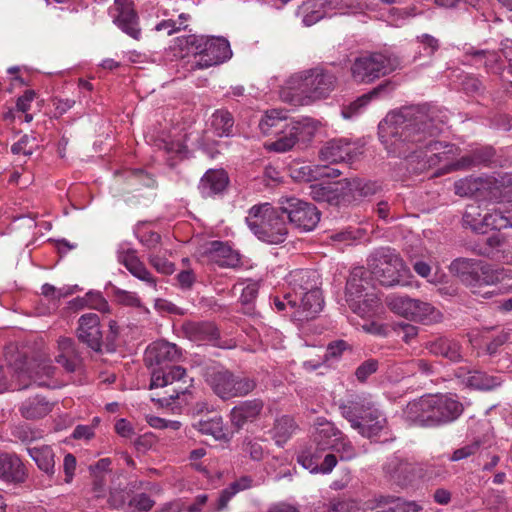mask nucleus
Returning a JSON list of instances; mask_svg holds the SVG:
<instances>
[{
    "instance_id": "46",
    "label": "nucleus",
    "mask_w": 512,
    "mask_h": 512,
    "mask_svg": "<svg viewBox=\"0 0 512 512\" xmlns=\"http://www.w3.org/2000/svg\"><path fill=\"white\" fill-rule=\"evenodd\" d=\"M194 427L202 434L211 435L215 439H222L225 437L223 426V419L219 415H215L206 420H199Z\"/></svg>"
},
{
    "instance_id": "51",
    "label": "nucleus",
    "mask_w": 512,
    "mask_h": 512,
    "mask_svg": "<svg viewBox=\"0 0 512 512\" xmlns=\"http://www.w3.org/2000/svg\"><path fill=\"white\" fill-rule=\"evenodd\" d=\"M388 87V84H381L371 90L370 92L360 96L357 100L351 103L344 111V117H350L352 113H355L359 108L366 106L369 101L377 97L382 91Z\"/></svg>"
},
{
    "instance_id": "49",
    "label": "nucleus",
    "mask_w": 512,
    "mask_h": 512,
    "mask_svg": "<svg viewBox=\"0 0 512 512\" xmlns=\"http://www.w3.org/2000/svg\"><path fill=\"white\" fill-rule=\"evenodd\" d=\"M339 454L340 459L343 461H350L357 456V451L351 441L343 433L334 439V443H331V448Z\"/></svg>"
},
{
    "instance_id": "45",
    "label": "nucleus",
    "mask_w": 512,
    "mask_h": 512,
    "mask_svg": "<svg viewBox=\"0 0 512 512\" xmlns=\"http://www.w3.org/2000/svg\"><path fill=\"white\" fill-rule=\"evenodd\" d=\"M294 420L289 416L276 419L272 429V437L278 446H283L295 431Z\"/></svg>"
},
{
    "instance_id": "53",
    "label": "nucleus",
    "mask_w": 512,
    "mask_h": 512,
    "mask_svg": "<svg viewBox=\"0 0 512 512\" xmlns=\"http://www.w3.org/2000/svg\"><path fill=\"white\" fill-rule=\"evenodd\" d=\"M418 14L419 12L415 6H409L405 8H392L389 10V18L391 22L396 26L402 25L407 19L412 18Z\"/></svg>"
},
{
    "instance_id": "12",
    "label": "nucleus",
    "mask_w": 512,
    "mask_h": 512,
    "mask_svg": "<svg viewBox=\"0 0 512 512\" xmlns=\"http://www.w3.org/2000/svg\"><path fill=\"white\" fill-rule=\"evenodd\" d=\"M207 383L212 391L223 400L246 396L256 387V382L253 379L236 375L227 369L214 370L209 373Z\"/></svg>"
},
{
    "instance_id": "60",
    "label": "nucleus",
    "mask_w": 512,
    "mask_h": 512,
    "mask_svg": "<svg viewBox=\"0 0 512 512\" xmlns=\"http://www.w3.org/2000/svg\"><path fill=\"white\" fill-rule=\"evenodd\" d=\"M378 368V361L375 359H369L363 362L355 372L358 380L365 381L371 374L375 373Z\"/></svg>"
},
{
    "instance_id": "23",
    "label": "nucleus",
    "mask_w": 512,
    "mask_h": 512,
    "mask_svg": "<svg viewBox=\"0 0 512 512\" xmlns=\"http://www.w3.org/2000/svg\"><path fill=\"white\" fill-rule=\"evenodd\" d=\"M228 183V175L223 169H210L201 178L198 189L202 197L210 198L221 194Z\"/></svg>"
},
{
    "instance_id": "22",
    "label": "nucleus",
    "mask_w": 512,
    "mask_h": 512,
    "mask_svg": "<svg viewBox=\"0 0 512 512\" xmlns=\"http://www.w3.org/2000/svg\"><path fill=\"white\" fill-rule=\"evenodd\" d=\"M117 259L137 279L145 282L154 290L157 289L156 278L146 268L133 249H121L118 251Z\"/></svg>"
},
{
    "instance_id": "11",
    "label": "nucleus",
    "mask_w": 512,
    "mask_h": 512,
    "mask_svg": "<svg viewBox=\"0 0 512 512\" xmlns=\"http://www.w3.org/2000/svg\"><path fill=\"white\" fill-rule=\"evenodd\" d=\"M373 276L384 286H394L400 283L408 269L400 256L391 248L376 250L369 259Z\"/></svg>"
},
{
    "instance_id": "6",
    "label": "nucleus",
    "mask_w": 512,
    "mask_h": 512,
    "mask_svg": "<svg viewBox=\"0 0 512 512\" xmlns=\"http://www.w3.org/2000/svg\"><path fill=\"white\" fill-rule=\"evenodd\" d=\"M341 415L361 436L373 438L381 434L387 426L386 417L375 407L374 402L365 396H356L339 405Z\"/></svg>"
},
{
    "instance_id": "55",
    "label": "nucleus",
    "mask_w": 512,
    "mask_h": 512,
    "mask_svg": "<svg viewBox=\"0 0 512 512\" xmlns=\"http://www.w3.org/2000/svg\"><path fill=\"white\" fill-rule=\"evenodd\" d=\"M148 262L157 272L164 275H170L175 270L174 264L159 254H150L148 256Z\"/></svg>"
},
{
    "instance_id": "38",
    "label": "nucleus",
    "mask_w": 512,
    "mask_h": 512,
    "mask_svg": "<svg viewBox=\"0 0 512 512\" xmlns=\"http://www.w3.org/2000/svg\"><path fill=\"white\" fill-rule=\"evenodd\" d=\"M384 471L391 479L398 483H404L410 479L414 472V467L411 463L397 456H392L384 465Z\"/></svg>"
},
{
    "instance_id": "29",
    "label": "nucleus",
    "mask_w": 512,
    "mask_h": 512,
    "mask_svg": "<svg viewBox=\"0 0 512 512\" xmlns=\"http://www.w3.org/2000/svg\"><path fill=\"white\" fill-rule=\"evenodd\" d=\"M310 196L317 202H327L331 205H341L349 202V199H346L343 184L334 186L311 185Z\"/></svg>"
},
{
    "instance_id": "20",
    "label": "nucleus",
    "mask_w": 512,
    "mask_h": 512,
    "mask_svg": "<svg viewBox=\"0 0 512 512\" xmlns=\"http://www.w3.org/2000/svg\"><path fill=\"white\" fill-rule=\"evenodd\" d=\"M323 303L319 287L307 290L298 295L297 309L292 313V317L297 321L312 319L322 310Z\"/></svg>"
},
{
    "instance_id": "33",
    "label": "nucleus",
    "mask_w": 512,
    "mask_h": 512,
    "mask_svg": "<svg viewBox=\"0 0 512 512\" xmlns=\"http://www.w3.org/2000/svg\"><path fill=\"white\" fill-rule=\"evenodd\" d=\"M59 354L56 357L57 363L62 365L68 372H74L79 364V353L72 338L60 337L58 339Z\"/></svg>"
},
{
    "instance_id": "21",
    "label": "nucleus",
    "mask_w": 512,
    "mask_h": 512,
    "mask_svg": "<svg viewBox=\"0 0 512 512\" xmlns=\"http://www.w3.org/2000/svg\"><path fill=\"white\" fill-rule=\"evenodd\" d=\"M263 408L264 403L261 399L241 401L230 411L231 424L238 430L242 429L245 425L257 421Z\"/></svg>"
},
{
    "instance_id": "39",
    "label": "nucleus",
    "mask_w": 512,
    "mask_h": 512,
    "mask_svg": "<svg viewBox=\"0 0 512 512\" xmlns=\"http://www.w3.org/2000/svg\"><path fill=\"white\" fill-rule=\"evenodd\" d=\"M342 432L330 421L319 419L317 422L314 441L320 450L330 449L331 443L338 438Z\"/></svg>"
},
{
    "instance_id": "7",
    "label": "nucleus",
    "mask_w": 512,
    "mask_h": 512,
    "mask_svg": "<svg viewBox=\"0 0 512 512\" xmlns=\"http://www.w3.org/2000/svg\"><path fill=\"white\" fill-rule=\"evenodd\" d=\"M251 232L267 244L283 243L288 235L286 222L270 203L252 206L246 217Z\"/></svg>"
},
{
    "instance_id": "10",
    "label": "nucleus",
    "mask_w": 512,
    "mask_h": 512,
    "mask_svg": "<svg viewBox=\"0 0 512 512\" xmlns=\"http://www.w3.org/2000/svg\"><path fill=\"white\" fill-rule=\"evenodd\" d=\"M398 66L399 62L396 57L381 53H369L356 57L350 72L355 82L369 84L393 72Z\"/></svg>"
},
{
    "instance_id": "37",
    "label": "nucleus",
    "mask_w": 512,
    "mask_h": 512,
    "mask_svg": "<svg viewBox=\"0 0 512 512\" xmlns=\"http://www.w3.org/2000/svg\"><path fill=\"white\" fill-rule=\"evenodd\" d=\"M285 112L277 109L267 111L259 122V128L264 135L277 134L289 126Z\"/></svg>"
},
{
    "instance_id": "43",
    "label": "nucleus",
    "mask_w": 512,
    "mask_h": 512,
    "mask_svg": "<svg viewBox=\"0 0 512 512\" xmlns=\"http://www.w3.org/2000/svg\"><path fill=\"white\" fill-rule=\"evenodd\" d=\"M497 215V213L486 214L484 217H481L478 207L469 206L463 215V222L475 231L481 230L483 226L497 228V224L493 219Z\"/></svg>"
},
{
    "instance_id": "31",
    "label": "nucleus",
    "mask_w": 512,
    "mask_h": 512,
    "mask_svg": "<svg viewBox=\"0 0 512 512\" xmlns=\"http://www.w3.org/2000/svg\"><path fill=\"white\" fill-rule=\"evenodd\" d=\"M425 347L433 355L445 357L453 362H458L462 359L461 345L453 339L440 337L427 342Z\"/></svg>"
},
{
    "instance_id": "47",
    "label": "nucleus",
    "mask_w": 512,
    "mask_h": 512,
    "mask_svg": "<svg viewBox=\"0 0 512 512\" xmlns=\"http://www.w3.org/2000/svg\"><path fill=\"white\" fill-rule=\"evenodd\" d=\"M320 448H306L299 452L297 456L298 463L309 470L311 473H318L319 460L321 458Z\"/></svg>"
},
{
    "instance_id": "17",
    "label": "nucleus",
    "mask_w": 512,
    "mask_h": 512,
    "mask_svg": "<svg viewBox=\"0 0 512 512\" xmlns=\"http://www.w3.org/2000/svg\"><path fill=\"white\" fill-rule=\"evenodd\" d=\"M53 373L54 368L47 363H32L28 369L17 368L13 375L16 382L14 389H25L30 386V381L38 386H48L46 379L52 377Z\"/></svg>"
},
{
    "instance_id": "16",
    "label": "nucleus",
    "mask_w": 512,
    "mask_h": 512,
    "mask_svg": "<svg viewBox=\"0 0 512 512\" xmlns=\"http://www.w3.org/2000/svg\"><path fill=\"white\" fill-rule=\"evenodd\" d=\"M110 15L114 24L125 34L133 39H140L139 17L131 0H114L110 7Z\"/></svg>"
},
{
    "instance_id": "9",
    "label": "nucleus",
    "mask_w": 512,
    "mask_h": 512,
    "mask_svg": "<svg viewBox=\"0 0 512 512\" xmlns=\"http://www.w3.org/2000/svg\"><path fill=\"white\" fill-rule=\"evenodd\" d=\"M366 272L362 268L354 269L346 284V302L350 309L361 317L375 315L381 302L369 280L364 277Z\"/></svg>"
},
{
    "instance_id": "61",
    "label": "nucleus",
    "mask_w": 512,
    "mask_h": 512,
    "mask_svg": "<svg viewBox=\"0 0 512 512\" xmlns=\"http://www.w3.org/2000/svg\"><path fill=\"white\" fill-rule=\"evenodd\" d=\"M137 238L144 246L151 250L157 248L161 242V236L153 231H138Z\"/></svg>"
},
{
    "instance_id": "42",
    "label": "nucleus",
    "mask_w": 512,
    "mask_h": 512,
    "mask_svg": "<svg viewBox=\"0 0 512 512\" xmlns=\"http://www.w3.org/2000/svg\"><path fill=\"white\" fill-rule=\"evenodd\" d=\"M466 54L472 56L475 63H482L488 71L493 73H500L502 71L501 56L498 52L476 50L471 47L467 49Z\"/></svg>"
},
{
    "instance_id": "30",
    "label": "nucleus",
    "mask_w": 512,
    "mask_h": 512,
    "mask_svg": "<svg viewBox=\"0 0 512 512\" xmlns=\"http://www.w3.org/2000/svg\"><path fill=\"white\" fill-rule=\"evenodd\" d=\"M365 512H419L421 507L415 501L401 498H382L374 506L366 504Z\"/></svg>"
},
{
    "instance_id": "58",
    "label": "nucleus",
    "mask_w": 512,
    "mask_h": 512,
    "mask_svg": "<svg viewBox=\"0 0 512 512\" xmlns=\"http://www.w3.org/2000/svg\"><path fill=\"white\" fill-rule=\"evenodd\" d=\"M512 333L510 331H502L495 338H493L486 346V353L494 356L499 348L504 344L510 342Z\"/></svg>"
},
{
    "instance_id": "44",
    "label": "nucleus",
    "mask_w": 512,
    "mask_h": 512,
    "mask_svg": "<svg viewBox=\"0 0 512 512\" xmlns=\"http://www.w3.org/2000/svg\"><path fill=\"white\" fill-rule=\"evenodd\" d=\"M211 126L217 136L228 137L232 135L234 119L229 111L219 109L212 114Z\"/></svg>"
},
{
    "instance_id": "2",
    "label": "nucleus",
    "mask_w": 512,
    "mask_h": 512,
    "mask_svg": "<svg viewBox=\"0 0 512 512\" xmlns=\"http://www.w3.org/2000/svg\"><path fill=\"white\" fill-rule=\"evenodd\" d=\"M464 406L447 394L427 395L410 401L403 410L404 420L413 426L434 428L456 421Z\"/></svg>"
},
{
    "instance_id": "59",
    "label": "nucleus",
    "mask_w": 512,
    "mask_h": 512,
    "mask_svg": "<svg viewBox=\"0 0 512 512\" xmlns=\"http://www.w3.org/2000/svg\"><path fill=\"white\" fill-rule=\"evenodd\" d=\"M358 506L353 500H333L325 512H358Z\"/></svg>"
},
{
    "instance_id": "54",
    "label": "nucleus",
    "mask_w": 512,
    "mask_h": 512,
    "mask_svg": "<svg viewBox=\"0 0 512 512\" xmlns=\"http://www.w3.org/2000/svg\"><path fill=\"white\" fill-rule=\"evenodd\" d=\"M84 300L86 305L91 309L98 310L102 313L110 312L109 304L100 292H88Z\"/></svg>"
},
{
    "instance_id": "56",
    "label": "nucleus",
    "mask_w": 512,
    "mask_h": 512,
    "mask_svg": "<svg viewBox=\"0 0 512 512\" xmlns=\"http://www.w3.org/2000/svg\"><path fill=\"white\" fill-rule=\"evenodd\" d=\"M155 502L145 493H140L132 497L128 502V508L131 511H149Z\"/></svg>"
},
{
    "instance_id": "40",
    "label": "nucleus",
    "mask_w": 512,
    "mask_h": 512,
    "mask_svg": "<svg viewBox=\"0 0 512 512\" xmlns=\"http://www.w3.org/2000/svg\"><path fill=\"white\" fill-rule=\"evenodd\" d=\"M51 410L52 404L39 396L25 400L20 407L21 415L30 420L42 418L50 413Z\"/></svg>"
},
{
    "instance_id": "25",
    "label": "nucleus",
    "mask_w": 512,
    "mask_h": 512,
    "mask_svg": "<svg viewBox=\"0 0 512 512\" xmlns=\"http://www.w3.org/2000/svg\"><path fill=\"white\" fill-rule=\"evenodd\" d=\"M291 177L298 182H311L321 177H336L340 172L326 165L293 164L290 166Z\"/></svg>"
},
{
    "instance_id": "48",
    "label": "nucleus",
    "mask_w": 512,
    "mask_h": 512,
    "mask_svg": "<svg viewBox=\"0 0 512 512\" xmlns=\"http://www.w3.org/2000/svg\"><path fill=\"white\" fill-rule=\"evenodd\" d=\"M502 382L501 378L482 372H475L469 377L470 385L478 390H493L501 386Z\"/></svg>"
},
{
    "instance_id": "18",
    "label": "nucleus",
    "mask_w": 512,
    "mask_h": 512,
    "mask_svg": "<svg viewBox=\"0 0 512 512\" xmlns=\"http://www.w3.org/2000/svg\"><path fill=\"white\" fill-rule=\"evenodd\" d=\"M203 255L209 263L221 268H236L241 264L239 252L234 250L228 243L222 241L209 242Z\"/></svg>"
},
{
    "instance_id": "64",
    "label": "nucleus",
    "mask_w": 512,
    "mask_h": 512,
    "mask_svg": "<svg viewBox=\"0 0 512 512\" xmlns=\"http://www.w3.org/2000/svg\"><path fill=\"white\" fill-rule=\"evenodd\" d=\"M273 303L278 311H283L287 307L293 310V312L297 309V299L291 292L286 293L283 296V299L279 297H274Z\"/></svg>"
},
{
    "instance_id": "32",
    "label": "nucleus",
    "mask_w": 512,
    "mask_h": 512,
    "mask_svg": "<svg viewBox=\"0 0 512 512\" xmlns=\"http://www.w3.org/2000/svg\"><path fill=\"white\" fill-rule=\"evenodd\" d=\"M182 331L194 342L212 341L218 336L217 329L209 322H185L182 325Z\"/></svg>"
},
{
    "instance_id": "19",
    "label": "nucleus",
    "mask_w": 512,
    "mask_h": 512,
    "mask_svg": "<svg viewBox=\"0 0 512 512\" xmlns=\"http://www.w3.org/2000/svg\"><path fill=\"white\" fill-rule=\"evenodd\" d=\"M77 337L91 350L100 352L102 349V332L100 319L95 313L82 315L78 320Z\"/></svg>"
},
{
    "instance_id": "28",
    "label": "nucleus",
    "mask_w": 512,
    "mask_h": 512,
    "mask_svg": "<svg viewBox=\"0 0 512 512\" xmlns=\"http://www.w3.org/2000/svg\"><path fill=\"white\" fill-rule=\"evenodd\" d=\"M288 283L291 286V293L296 299H298L299 294L318 288L320 285L317 272L307 269H298L290 272Z\"/></svg>"
},
{
    "instance_id": "8",
    "label": "nucleus",
    "mask_w": 512,
    "mask_h": 512,
    "mask_svg": "<svg viewBox=\"0 0 512 512\" xmlns=\"http://www.w3.org/2000/svg\"><path fill=\"white\" fill-rule=\"evenodd\" d=\"M449 270L468 286L473 294H478L480 291L477 288L482 285H494L512 278L510 269L493 268L491 265L468 258L455 259L450 264Z\"/></svg>"
},
{
    "instance_id": "41",
    "label": "nucleus",
    "mask_w": 512,
    "mask_h": 512,
    "mask_svg": "<svg viewBox=\"0 0 512 512\" xmlns=\"http://www.w3.org/2000/svg\"><path fill=\"white\" fill-rule=\"evenodd\" d=\"M31 458L36 462L39 469L48 475H53L55 472L54 453L51 447L41 446L32 447L27 449Z\"/></svg>"
},
{
    "instance_id": "62",
    "label": "nucleus",
    "mask_w": 512,
    "mask_h": 512,
    "mask_svg": "<svg viewBox=\"0 0 512 512\" xmlns=\"http://www.w3.org/2000/svg\"><path fill=\"white\" fill-rule=\"evenodd\" d=\"M259 291V284L257 282L250 281L246 284L245 287H243L241 295H240V301L243 304H249L253 302Z\"/></svg>"
},
{
    "instance_id": "57",
    "label": "nucleus",
    "mask_w": 512,
    "mask_h": 512,
    "mask_svg": "<svg viewBox=\"0 0 512 512\" xmlns=\"http://www.w3.org/2000/svg\"><path fill=\"white\" fill-rule=\"evenodd\" d=\"M480 446V441H473L469 444H466L456 449L451 455L450 460L456 462L473 456L479 451Z\"/></svg>"
},
{
    "instance_id": "4",
    "label": "nucleus",
    "mask_w": 512,
    "mask_h": 512,
    "mask_svg": "<svg viewBox=\"0 0 512 512\" xmlns=\"http://www.w3.org/2000/svg\"><path fill=\"white\" fill-rule=\"evenodd\" d=\"M181 352L178 347L167 341H157L151 344L145 352V363L149 367L163 366L152 371L150 389L166 387L174 382L186 383V370L181 366H169L170 363L179 361Z\"/></svg>"
},
{
    "instance_id": "36",
    "label": "nucleus",
    "mask_w": 512,
    "mask_h": 512,
    "mask_svg": "<svg viewBox=\"0 0 512 512\" xmlns=\"http://www.w3.org/2000/svg\"><path fill=\"white\" fill-rule=\"evenodd\" d=\"M253 480L250 476H242L225 488L217 498L215 505L211 506L209 512H220L227 507L230 499L237 493L252 487Z\"/></svg>"
},
{
    "instance_id": "52",
    "label": "nucleus",
    "mask_w": 512,
    "mask_h": 512,
    "mask_svg": "<svg viewBox=\"0 0 512 512\" xmlns=\"http://www.w3.org/2000/svg\"><path fill=\"white\" fill-rule=\"evenodd\" d=\"M242 451L254 461H260L264 457V448L261 439L246 437L242 443Z\"/></svg>"
},
{
    "instance_id": "13",
    "label": "nucleus",
    "mask_w": 512,
    "mask_h": 512,
    "mask_svg": "<svg viewBox=\"0 0 512 512\" xmlns=\"http://www.w3.org/2000/svg\"><path fill=\"white\" fill-rule=\"evenodd\" d=\"M279 209L286 214L289 222L300 232H310L316 228L320 221V212L311 203L294 196H282Z\"/></svg>"
},
{
    "instance_id": "27",
    "label": "nucleus",
    "mask_w": 512,
    "mask_h": 512,
    "mask_svg": "<svg viewBox=\"0 0 512 512\" xmlns=\"http://www.w3.org/2000/svg\"><path fill=\"white\" fill-rule=\"evenodd\" d=\"M351 144L345 139H333L326 142L319 151L324 163H339L351 159Z\"/></svg>"
},
{
    "instance_id": "5",
    "label": "nucleus",
    "mask_w": 512,
    "mask_h": 512,
    "mask_svg": "<svg viewBox=\"0 0 512 512\" xmlns=\"http://www.w3.org/2000/svg\"><path fill=\"white\" fill-rule=\"evenodd\" d=\"M181 49L195 56L192 69H207L220 65L232 57L229 41L224 37L186 35L177 38Z\"/></svg>"
},
{
    "instance_id": "34",
    "label": "nucleus",
    "mask_w": 512,
    "mask_h": 512,
    "mask_svg": "<svg viewBox=\"0 0 512 512\" xmlns=\"http://www.w3.org/2000/svg\"><path fill=\"white\" fill-rule=\"evenodd\" d=\"M486 243L488 248L481 252L482 255L493 259H502L508 264L512 263V238L501 239L494 235L487 238Z\"/></svg>"
},
{
    "instance_id": "14",
    "label": "nucleus",
    "mask_w": 512,
    "mask_h": 512,
    "mask_svg": "<svg viewBox=\"0 0 512 512\" xmlns=\"http://www.w3.org/2000/svg\"><path fill=\"white\" fill-rule=\"evenodd\" d=\"M385 304L394 314L411 321L430 322L439 316V312L430 303L406 295H388Z\"/></svg>"
},
{
    "instance_id": "35",
    "label": "nucleus",
    "mask_w": 512,
    "mask_h": 512,
    "mask_svg": "<svg viewBox=\"0 0 512 512\" xmlns=\"http://www.w3.org/2000/svg\"><path fill=\"white\" fill-rule=\"evenodd\" d=\"M343 185L346 199H349V201L351 198L356 200L357 198L375 195L381 190V186L377 182L362 179L346 180Z\"/></svg>"
},
{
    "instance_id": "15",
    "label": "nucleus",
    "mask_w": 512,
    "mask_h": 512,
    "mask_svg": "<svg viewBox=\"0 0 512 512\" xmlns=\"http://www.w3.org/2000/svg\"><path fill=\"white\" fill-rule=\"evenodd\" d=\"M316 126L311 120L290 121L287 128L277 134L279 137L267 145L269 150L284 153L292 149L299 140H309L313 137Z\"/></svg>"
},
{
    "instance_id": "24",
    "label": "nucleus",
    "mask_w": 512,
    "mask_h": 512,
    "mask_svg": "<svg viewBox=\"0 0 512 512\" xmlns=\"http://www.w3.org/2000/svg\"><path fill=\"white\" fill-rule=\"evenodd\" d=\"M495 185L492 178L466 177L455 182V193L462 197H486L487 192Z\"/></svg>"
},
{
    "instance_id": "50",
    "label": "nucleus",
    "mask_w": 512,
    "mask_h": 512,
    "mask_svg": "<svg viewBox=\"0 0 512 512\" xmlns=\"http://www.w3.org/2000/svg\"><path fill=\"white\" fill-rule=\"evenodd\" d=\"M324 0H312L305 5L303 23L305 26H312L324 17Z\"/></svg>"
},
{
    "instance_id": "63",
    "label": "nucleus",
    "mask_w": 512,
    "mask_h": 512,
    "mask_svg": "<svg viewBox=\"0 0 512 512\" xmlns=\"http://www.w3.org/2000/svg\"><path fill=\"white\" fill-rule=\"evenodd\" d=\"M31 138L27 135L21 137V139L12 145L11 151L16 155L29 156L33 153V145H30Z\"/></svg>"
},
{
    "instance_id": "1",
    "label": "nucleus",
    "mask_w": 512,
    "mask_h": 512,
    "mask_svg": "<svg viewBox=\"0 0 512 512\" xmlns=\"http://www.w3.org/2000/svg\"><path fill=\"white\" fill-rule=\"evenodd\" d=\"M379 138L389 154L409 157L424 150L438 152L443 144L435 140L442 128L422 111L402 109L387 114L378 126Z\"/></svg>"
},
{
    "instance_id": "26",
    "label": "nucleus",
    "mask_w": 512,
    "mask_h": 512,
    "mask_svg": "<svg viewBox=\"0 0 512 512\" xmlns=\"http://www.w3.org/2000/svg\"><path fill=\"white\" fill-rule=\"evenodd\" d=\"M26 478L25 467L15 454L0 453V479L8 483H22Z\"/></svg>"
},
{
    "instance_id": "3",
    "label": "nucleus",
    "mask_w": 512,
    "mask_h": 512,
    "mask_svg": "<svg viewBox=\"0 0 512 512\" xmlns=\"http://www.w3.org/2000/svg\"><path fill=\"white\" fill-rule=\"evenodd\" d=\"M337 76L321 67L291 75L281 92L284 101L292 105H310L327 99L337 86Z\"/></svg>"
}]
</instances>
